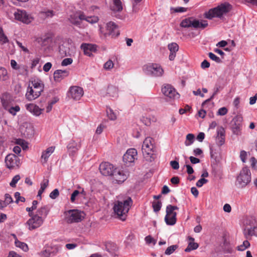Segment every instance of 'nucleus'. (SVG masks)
<instances>
[{"mask_svg":"<svg viewBox=\"0 0 257 257\" xmlns=\"http://www.w3.org/2000/svg\"><path fill=\"white\" fill-rule=\"evenodd\" d=\"M44 84L39 78H32L29 83L26 98L29 101H32L38 98L44 91Z\"/></svg>","mask_w":257,"mask_h":257,"instance_id":"nucleus-1","label":"nucleus"},{"mask_svg":"<svg viewBox=\"0 0 257 257\" xmlns=\"http://www.w3.org/2000/svg\"><path fill=\"white\" fill-rule=\"evenodd\" d=\"M133 202L130 197H127L122 201H116L113 206V209L115 214L120 220H125L128 213Z\"/></svg>","mask_w":257,"mask_h":257,"instance_id":"nucleus-2","label":"nucleus"},{"mask_svg":"<svg viewBox=\"0 0 257 257\" xmlns=\"http://www.w3.org/2000/svg\"><path fill=\"white\" fill-rule=\"evenodd\" d=\"M231 9V6L229 3H223L205 13L204 17L209 20H211L214 17L220 18L223 15L228 13Z\"/></svg>","mask_w":257,"mask_h":257,"instance_id":"nucleus-3","label":"nucleus"},{"mask_svg":"<svg viewBox=\"0 0 257 257\" xmlns=\"http://www.w3.org/2000/svg\"><path fill=\"white\" fill-rule=\"evenodd\" d=\"M154 140L151 137L145 139L142 145V152L144 158L148 161L154 159Z\"/></svg>","mask_w":257,"mask_h":257,"instance_id":"nucleus-4","label":"nucleus"},{"mask_svg":"<svg viewBox=\"0 0 257 257\" xmlns=\"http://www.w3.org/2000/svg\"><path fill=\"white\" fill-rule=\"evenodd\" d=\"M208 25V22L206 20H201L194 19L193 17L186 18L182 21L180 23V26L182 28L193 27L195 29L201 28L204 29Z\"/></svg>","mask_w":257,"mask_h":257,"instance_id":"nucleus-5","label":"nucleus"},{"mask_svg":"<svg viewBox=\"0 0 257 257\" xmlns=\"http://www.w3.org/2000/svg\"><path fill=\"white\" fill-rule=\"evenodd\" d=\"M251 180V173L249 169L243 167L236 178L235 185L238 188H243L246 186Z\"/></svg>","mask_w":257,"mask_h":257,"instance_id":"nucleus-6","label":"nucleus"},{"mask_svg":"<svg viewBox=\"0 0 257 257\" xmlns=\"http://www.w3.org/2000/svg\"><path fill=\"white\" fill-rule=\"evenodd\" d=\"M143 70L146 74L155 77L161 76L164 72L161 66L156 63L145 65L143 66Z\"/></svg>","mask_w":257,"mask_h":257,"instance_id":"nucleus-7","label":"nucleus"},{"mask_svg":"<svg viewBox=\"0 0 257 257\" xmlns=\"http://www.w3.org/2000/svg\"><path fill=\"white\" fill-rule=\"evenodd\" d=\"M128 176L129 172L127 170L115 168L111 179L113 182L120 184L123 183Z\"/></svg>","mask_w":257,"mask_h":257,"instance_id":"nucleus-8","label":"nucleus"},{"mask_svg":"<svg viewBox=\"0 0 257 257\" xmlns=\"http://www.w3.org/2000/svg\"><path fill=\"white\" fill-rule=\"evenodd\" d=\"M178 209V207L176 206L172 205L167 206L165 221L167 225H173L176 223L177 213L174 211Z\"/></svg>","mask_w":257,"mask_h":257,"instance_id":"nucleus-9","label":"nucleus"},{"mask_svg":"<svg viewBox=\"0 0 257 257\" xmlns=\"http://www.w3.org/2000/svg\"><path fill=\"white\" fill-rule=\"evenodd\" d=\"M65 220L68 223L79 222L82 219V213L78 210H69L64 213Z\"/></svg>","mask_w":257,"mask_h":257,"instance_id":"nucleus-10","label":"nucleus"},{"mask_svg":"<svg viewBox=\"0 0 257 257\" xmlns=\"http://www.w3.org/2000/svg\"><path fill=\"white\" fill-rule=\"evenodd\" d=\"M243 117L241 114L235 116L231 121V130L234 135L240 136L242 134Z\"/></svg>","mask_w":257,"mask_h":257,"instance_id":"nucleus-11","label":"nucleus"},{"mask_svg":"<svg viewBox=\"0 0 257 257\" xmlns=\"http://www.w3.org/2000/svg\"><path fill=\"white\" fill-rule=\"evenodd\" d=\"M31 217L26 222L30 230L35 229L43 224L44 219L42 217L38 215H34Z\"/></svg>","mask_w":257,"mask_h":257,"instance_id":"nucleus-12","label":"nucleus"},{"mask_svg":"<svg viewBox=\"0 0 257 257\" xmlns=\"http://www.w3.org/2000/svg\"><path fill=\"white\" fill-rule=\"evenodd\" d=\"M14 15L16 20L26 24L30 23L33 20V17L25 10L18 9L14 12Z\"/></svg>","mask_w":257,"mask_h":257,"instance_id":"nucleus-13","label":"nucleus"},{"mask_svg":"<svg viewBox=\"0 0 257 257\" xmlns=\"http://www.w3.org/2000/svg\"><path fill=\"white\" fill-rule=\"evenodd\" d=\"M5 163L7 167L10 169L18 168L20 164L19 157L13 154H9L6 156Z\"/></svg>","mask_w":257,"mask_h":257,"instance_id":"nucleus-14","label":"nucleus"},{"mask_svg":"<svg viewBox=\"0 0 257 257\" xmlns=\"http://www.w3.org/2000/svg\"><path fill=\"white\" fill-rule=\"evenodd\" d=\"M162 92L164 95L170 98L176 99L178 98L179 97V94L170 84L164 85L162 88Z\"/></svg>","mask_w":257,"mask_h":257,"instance_id":"nucleus-15","label":"nucleus"},{"mask_svg":"<svg viewBox=\"0 0 257 257\" xmlns=\"http://www.w3.org/2000/svg\"><path fill=\"white\" fill-rule=\"evenodd\" d=\"M138 153L136 149L131 148L127 150L123 156V161L126 165L134 163L137 159Z\"/></svg>","mask_w":257,"mask_h":257,"instance_id":"nucleus-16","label":"nucleus"},{"mask_svg":"<svg viewBox=\"0 0 257 257\" xmlns=\"http://www.w3.org/2000/svg\"><path fill=\"white\" fill-rule=\"evenodd\" d=\"M114 169V166L108 162L101 163L99 168L100 172L102 175L110 177H111Z\"/></svg>","mask_w":257,"mask_h":257,"instance_id":"nucleus-17","label":"nucleus"},{"mask_svg":"<svg viewBox=\"0 0 257 257\" xmlns=\"http://www.w3.org/2000/svg\"><path fill=\"white\" fill-rule=\"evenodd\" d=\"M83 18L84 13L81 11H78L70 16L69 20L72 24L81 27V21L83 20Z\"/></svg>","mask_w":257,"mask_h":257,"instance_id":"nucleus-18","label":"nucleus"},{"mask_svg":"<svg viewBox=\"0 0 257 257\" xmlns=\"http://www.w3.org/2000/svg\"><path fill=\"white\" fill-rule=\"evenodd\" d=\"M69 95L74 100H79L83 95V90L82 88L73 86L70 88Z\"/></svg>","mask_w":257,"mask_h":257,"instance_id":"nucleus-19","label":"nucleus"},{"mask_svg":"<svg viewBox=\"0 0 257 257\" xmlns=\"http://www.w3.org/2000/svg\"><path fill=\"white\" fill-rule=\"evenodd\" d=\"M225 131L224 127L220 126L217 128V136L216 137V144L221 146L225 143Z\"/></svg>","mask_w":257,"mask_h":257,"instance_id":"nucleus-20","label":"nucleus"},{"mask_svg":"<svg viewBox=\"0 0 257 257\" xmlns=\"http://www.w3.org/2000/svg\"><path fill=\"white\" fill-rule=\"evenodd\" d=\"M80 48L83 50L84 55L89 57L92 56V52L96 51V45L91 44L82 43Z\"/></svg>","mask_w":257,"mask_h":257,"instance_id":"nucleus-21","label":"nucleus"},{"mask_svg":"<svg viewBox=\"0 0 257 257\" xmlns=\"http://www.w3.org/2000/svg\"><path fill=\"white\" fill-rule=\"evenodd\" d=\"M81 145L80 141L76 142L72 140L67 145V149L70 154L73 155L81 148Z\"/></svg>","mask_w":257,"mask_h":257,"instance_id":"nucleus-22","label":"nucleus"},{"mask_svg":"<svg viewBox=\"0 0 257 257\" xmlns=\"http://www.w3.org/2000/svg\"><path fill=\"white\" fill-rule=\"evenodd\" d=\"M26 108L27 110L36 116H39L44 111L43 108H40L38 106L33 103L26 104Z\"/></svg>","mask_w":257,"mask_h":257,"instance_id":"nucleus-23","label":"nucleus"},{"mask_svg":"<svg viewBox=\"0 0 257 257\" xmlns=\"http://www.w3.org/2000/svg\"><path fill=\"white\" fill-rule=\"evenodd\" d=\"M67 70H57L54 73V79L55 81L60 82L69 75Z\"/></svg>","mask_w":257,"mask_h":257,"instance_id":"nucleus-24","label":"nucleus"},{"mask_svg":"<svg viewBox=\"0 0 257 257\" xmlns=\"http://www.w3.org/2000/svg\"><path fill=\"white\" fill-rule=\"evenodd\" d=\"M55 149V147L51 146L48 148L42 153L41 159L42 164H45L47 162L49 157L54 152Z\"/></svg>","mask_w":257,"mask_h":257,"instance_id":"nucleus-25","label":"nucleus"},{"mask_svg":"<svg viewBox=\"0 0 257 257\" xmlns=\"http://www.w3.org/2000/svg\"><path fill=\"white\" fill-rule=\"evenodd\" d=\"M168 47L170 51L169 56V59L171 61L174 60L176 57V53L178 51L179 46L176 43H172L169 44Z\"/></svg>","mask_w":257,"mask_h":257,"instance_id":"nucleus-26","label":"nucleus"},{"mask_svg":"<svg viewBox=\"0 0 257 257\" xmlns=\"http://www.w3.org/2000/svg\"><path fill=\"white\" fill-rule=\"evenodd\" d=\"M106 29L108 31V34L112 36H118L119 33H118L117 26L115 24L112 22H109L107 24Z\"/></svg>","mask_w":257,"mask_h":257,"instance_id":"nucleus-27","label":"nucleus"},{"mask_svg":"<svg viewBox=\"0 0 257 257\" xmlns=\"http://www.w3.org/2000/svg\"><path fill=\"white\" fill-rule=\"evenodd\" d=\"M118 89L114 85H109L106 90V96L110 97H118Z\"/></svg>","mask_w":257,"mask_h":257,"instance_id":"nucleus-28","label":"nucleus"},{"mask_svg":"<svg viewBox=\"0 0 257 257\" xmlns=\"http://www.w3.org/2000/svg\"><path fill=\"white\" fill-rule=\"evenodd\" d=\"M1 101L3 107L7 109L11 105L12 99L9 94H4L1 97Z\"/></svg>","mask_w":257,"mask_h":257,"instance_id":"nucleus-29","label":"nucleus"},{"mask_svg":"<svg viewBox=\"0 0 257 257\" xmlns=\"http://www.w3.org/2000/svg\"><path fill=\"white\" fill-rule=\"evenodd\" d=\"M112 5L111 10L114 12H119L122 10L123 6L120 0H111Z\"/></svg>","mask_w":257,"mask_h":257,"instance_id":"nucleus-30","label":"nucleus"},{"mask_svg":"<svg viewBox=\"0 0 257 257\" xmlns=\"http://www.w3.org/2000/svg\"><path fill=\"white\" fill-rule=\"evenodd\" d=\"M188 238L189 240L188 245L185 249V251L186 252H189L192 250L197 249L199 245L197 243L194 242V238L191 236H189Z\"/></svg>","mask_w":257,"mask_h":257,"instance_id":"nucleus-31","label":"nucleus"},{"mask_svg":"<svg viewBox=\"0 0 257 257\" xmlns=\"http://www.w3.org/2000/svg\"><path fill=\"white\" fill-rule=\"evenodd\" d=\"M48 212L49 209H48V207L46 206H44L38 209L37 213L35 215H38L44 219L47 216Z\"/></svg>","mask_w":257,"mask_h":257,"instance_id":"nucleus-32","label":"nucleus"},{"mask_svg":"<svg viewBox=\"0 0 257 257\" xmlns=\"http://www.w3.org/2000/svg\"><path fill=\"white\" fill-rule=\"evenodd\" d=\"M244 235L246 238H248V236H251L252 235H257V227H250L247 230L245 229L244 231Z\"/></svg>","mask_w":257,"mask_h":257,"instance_id":"nucleus-33","label":"nucleus"},{"mask_svg":"<svg viewBox=\"0 0 257 257\" xmlns=\"http://www.w3.org/2000/svg\"><path fill=\"white\" fill-rule=\"evenodd\" d=\"M9 78L7 69L0 66V81H5Z\"/></svg>","mask_w":257,"mask_h":257,"instance_id":"nucleus-34","label":"nucleus"},{"mask_svg":"<svg viewBox=\"0 0 257 257\" xmlns=\"http://www.w3.org/2000/svg\"><path fill=\"white\" fill-rule=\"evenodd\" d=\"M11 65L13 69L15 70L23 69L25 71H27V66L25 65L20 66L15 60H11Z\"/></svg>","mask_w":257,"mask_h":257,"instance_id":"nucleus-35","label":"nucleus"},{"mask_svg":"<svg viewBox=\"0 0 257 257\" xmlns=\"http://www.w3.org/2000/svg\"><path fill=\"white\" fill-rule=\"evenodd\" d=\"M15 243L17 247L21 248L25 251H27L28 250V246L27 244L24 242H21L18 239H16Z\"/></svg>","mask_w":257,"mask_h":257,"instance_id":"nucleus-36","label":"nucleus"},{"mask_svg":"<svg viewBox=\"0 0 257 257\" xmlns=\"http://www.w3.org/2000/svg\"><path fill=\"white\" fill-rule=\"evenodd\" d=\"M83 20L87 21L90 24H94L98 22V18L96 16L87 17L84 14Z\"/></svg>","mask_w":257,"mask_h":257,"instance_id":"nucleus-37","label":"nucleus"},{"mask_svg":"<svg viewBox=\"0 0 257 257\" xmlns=\"http://www.w3.org/2000/svg\"><path fill=\"white\" fill-rule=\"evenodd\" d=\"M106 112L107 116L110 119L114 120L116 119V114L111 108H108L106 110Z\"/></svg>","mask_w":257,"mask_h":257,"instance_id":"nucleus-38","label":"nucleus"},{"mask_svg":"<svg viewBox=\"0 0 257 257\" xmlns=\"http://www.w3.org/2000/svg\"><path fill=\"white\" fill-rule=\"evenodd\" d=\"M152 207L155 212H159L162 207V202L160 201H154L152 203Z\"/></svg>","mask_w":257,"mask_h":257,"instance_id":"nucleus-39","label":"nucleus"},{"mask_svg":"<svg viewBox=\"0 0 257 257\" xmlns=\"http://www.w3.org/2000/svg\"><path fill=\"white\" fill-rule=\"evenodd\" d=\"M177 248V245H171L166 249L165 253L167 255H170L172 254Z\"/></svg>","mask_w":257,"mask_h":257,"instance_id":"nucleus-40","label":"nucleus"},{"mask_svg":"<svg viewBox=\"0 0 257 257\" xmlns=\"http://www.w3.org/2000/svg\"><path fill=\"white\" fill-rule=\"evenodd\" d=\"M9 112L12 114L13 115H15L17 112H18L20 110V108L18 105H17L15 107L10 106L9 107V108H7V109Z\"/></svg>","mask_w":257,"mask_h":257,"instance_id":"nucleus-41","label":"nucleus"},{"mask_svg":"<svg viewBox=\"0 0 257 257\" xmlns=\"http://www.w3.org/2000/svg\"><path fill=\"white\" fill-rule=\"evenodd\" d=\"M194 140V136L193 134H188L186 136V140L189 141V142L188 143V142H187V141H186L185 143V145L188 146L191 145L193 143Z\"/></svg>","mask_w":257,"mask_h":257,"instance_id":"nucleus-42","label":"nucleus"},{"mask_svg":"<svg viewBox=\"0 0 257 257\" xmlns=\"http://www.w3.org/2000/svg\"><path fill=\"white\" fill-rule=\"evenodd\" d=\"M0 41L3 43H7L9 42L7 37L4 34L3 29L0 27Z\"/></svg>","mask_w":257,"mask_h":257,"instance_id":"nucleus-43","label":"nucleus"},{"mask_svg":"<svg viewBox=\"0 0 257 257\" xmlns=\"http://www.w3.org/2000/svg\"><path fill=\"white\" fill-rule=\"evenodd\" d=\"M20 176L19 175H17L15 176L12 179V181L10 183V185L12 187H15L16 186V184L20 179Z\"/></svg>","mask_w":257,"mask_h":257,"instance_id":"nucleus-44","label":"nucleus"},{"mask_svg":"<svg viewBox=\"0 0 257 257\" xmlns=\"http://www.w3.org/2000/svg\"><path fill=\"white\" fill-rule=\"evenodd\" d=\"M250 245V243L247 240H244L242 244L238 246V250L243 251L249 247Z\"/></svg>","mask_w":257,"mask_h":257,"instance_id":"nucleus-45","label":"nucleus"},{"mask_svg":"<svg viewBox=\"0 0 257 257\" xmlns=\"http://www.w3.org/2000/svg\"><path fill=\"white\" fill-rule=\"evenodd\" d=\"M14 196L16 198V203H18L19 201L22 202H24L25 201V198L24 197L21 196L20 193L19 192H16Z\"/></svg>","mask_w":257,"mask_h":257,"instance_id":"nucleus-46","label":"nucleus"},{"mask_svg":"<svg viewBox=\"0 0 257 257\" xmlns=\"http://www.w3.org/2000/svg\"><path fill=\"white\" fill-rule=\"evenodd\" d=\"M80 195L79 191L75 190L73 191L71 195L70 201L72 203L75 202L77 197Z\"/></svg>","mask_w":257,"mask_h":257,"instance_id":"nucleus-47","label":"nucleus"},{"mask_svg":"<svg viewBox=\"0 0 257 257\" xmlns=\"http://www.w3.org/2000/svg\"><path fill=\"white\" fill-rule=\"evenodd\" d=\"M114 64L111 60H108L104 64V68L106 70H109L113 68Z\"/></svg>","mask_w":257,"mask_h":257,"instance_id":"nucleus-48","label":"nucleus"},{"mask_svg":"<svg viewBox=\"0 0 257 257\" xmlns=\"http://www.w3.org/2000/svg\"><path fill=\"white\" fill-rule=\"evenodd\" d=\"M73 62V59L70 58H67L63 59L61 62V65L63 66H66L68 65H70Z\"/></svg>","mask_w":257,"mask_h":257,"instance_id":"nucleus-49","label":"nucleus"},{"mask_svg":"<svg viewBox=\"0 0 257 257\" xmlns=\"http://www.w3.org/2000/svg\"><path fill=\"white\" fill-rule=\"evenodd\" d=\"M209 57L212 60L215 61L217 63L221 62L220 59L216 56L212 52H210L208 54Z\"/></svg>","mask_w":257,"mask_h":257,"instance_id":"nucleus-50","label":"nucleus"},{"mask_svg":"<svg viewBox=\"0 0 257 257\" xmlns=\"http://www.w3.org/2000/svg\"><path fill=\"white\" fill-rule=\"evenodd\" d=\"M5 201L7 205L13 202V198L9 194L6 193L5 195Z\"/></svg>","mask_w":257,"mask_h":257,"instance_id":"nucleus-51","label":"nucleus"},{"mask_svg":"<svg viewBox=\"0 0 257 257\" xmlns=\"http://www.w3.org/2000/svg\"><path fill=\"white\" fill-rule=\"evenodd\" d=\"M227 112L228 110L227 108L225 107H222L218 109L217 114L219 115H224L227 113Z\"/></svg>","mask_w":257,"mask_h":257,"instance_id":"nucleus-52","label":"nucleus"},{"mask_svg":"<svg viewBox=\"0 0 257 257\" xmlns=\"http://www.w3.org/2000/svg\"><path fill=\"white\" fill-rule=\"evenodd\" d=\"M59 195V191L57 189H54L50 194V197L53 199H56Z\"/></svg>","mask_w":257,"mask_h":257,"instance_id":"nucleus-53","label":"nucleus"},{"mask_svg":"<svg viewBox=\"0 0 257 257\" xmlns=\"http://www.w3.org/2000/svg\"><path fill=\"white\" fill-rule=\"evenodd\" d=\"M208 182V180L205 178H201L196 182V186L198 187H202L204 184Z\"/></svg>","mask_w":257,"mask_h":257,"instance_id":"nucleus-54","label":"nucleus"},{"mask_svg":"<svg viewBox=\"0 0 257 257\" xmlns=\"http://www.w3.org/2000/svg\"><path fill=\"white\" fill-rule=\"evenodd\" d=\"M171 10H173L175 13H183L186 11V9L183 7H178L176 8H171Z\"/></svg>","mask_w":257,"mask_h":257,"instance_id":"nucleus-55","label":"nucleus"},{"mask_svg":"<svg viewBox=\"0 0 257 257\" xmlns=\"http://www.w3.org/2000/svg\"><path fill=\"white\" fill-rule=\"evenodd\" d=\"M142 0H134V3L133 4V11L135 13H137L139 11V9L137 6V4L138 3H140Z\"/></svg>","mask_w":257,"mask_h":257,"instance_id":"nucleus-56","label":"nucleus"},{"mask_svg":"<svg viewBox=\"0 0 257 257\" xmlns=\"http://www.w3.org/2000/svg\"><path fill=\"white\" fill-rule=\"evenodd\" d=\"M170 165L172 168L175 170H177L179 168V164L178 162L176 161H172L170 162Z\"/></svg>","mask_w":257,"mask_h":257,"instance_id":"nucleus-57","label":"nucleus"},{"mask_svg":"<svg viewBox=\"0 0 257 257\" xmlns=\"http://www.w3.org/2000/svg\"><path fill=\"white\" fill-rule=\"evenodd\" d=\"M49 185V180L48 179H44L41 183L40 188L45 190Z\"/></svg>","mask_w":257,"mask_h":257,"instance_id":"nucleus-58","label":"nucleus"},{"mask_svg":"<svg viewBox=\"0 0 257 257\" xmlns=\"http://www.w3.org/2000/svg\"><path fill=\"white\" fill-rule=\"evenodd\" d=\"M247 157V153L244 151H241L240 153V158L241 161L244 163L246 161V158Z\"/></svg>","mask_w":257,"mask_h":257,"instance_id":"nucleus-59","label":"nucleus"},{"mask_svg":"<svg viewBox=\"0 0 257 257\" xmlns=\"http://www.w3.org/2000/svg\"><path fill=\"white\" fill-rule=\"evenodd\" d=\"M191 109V107L188 105H186L184 108H180L179 109V113L181 114H184L187 111H190Z\"/></svg>","mask_w":257,"mask_h":257,"instance_id":"nucleus-60","label":"nucleus"},{"mask_svg":"<svg viewBox=\"0 0 257 257\" xmlns=\"http://www.w3.org/2000/svg\"><path fill=\"white\" fill-rule=\"evenodd\" d=\"M145 240L146 242L149 244L153 243V244H155L156 242V240L150 235L145 237Z\"/></svg>","mask_w":257,"mask_h":257,"instance_id":"nucleus-61","label":"nucleus"},{"mask_svg":"<svg viewBox=\"0 0 257 257\" xmlns=\"http://www.w3.org/2000/svg\"><path fill=\"white\" fill-rule=\"evenodd\" d=\"M52 67V64L50 62L46 63L43 66V70L47 72H48L51 68Z\"/></svg>","mask_w":257,"mask_h":257,"instance_id":"nucleus-62","label":"nucleus"},{"mask_svg":"<svg viewBox=\"0 0 257 257\" xmlns=\"http://www.w3.org/2000/svg\"><path fill=\"white\" fill-rule=\"evenodd\" d=\"M202 69L208 68L210 67V63L206 60H204L201 64Z\"/></svg>","mask_w":257,"mask_h":257,"instance_id":"nucleus-63","label":"nucleus"},{"mask_svg":"<svg viewBox=\"0 0 257 257\" xmlns=\"http://www.w3.org/2000/svg\"><path fill=\"white\" fill-rule=\"evenodd\" d=\"M8 257H21V256L14 251H11L9 252Z\"/></svg>","mask_w":257,"mask_h":257,"instance_id":"nucleus-64","label":"nucleus"}]
</instances>
